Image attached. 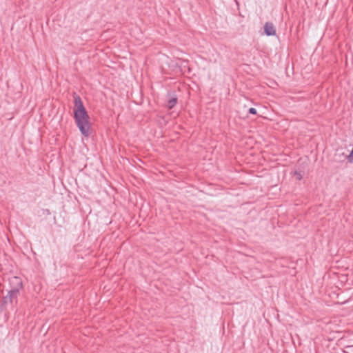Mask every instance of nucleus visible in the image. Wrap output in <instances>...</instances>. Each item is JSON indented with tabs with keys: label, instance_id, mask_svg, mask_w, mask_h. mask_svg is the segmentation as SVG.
<instances>
[{
	"label": "nucleus",
	"instance_id": "f257e3e1",
	"mask_svg": "<svg viewBox=\"0 0 353 353\" xmlns=\"http://www.w3.org/2000/svg\"><path fill=\"white\" fill-rule=\"evenodd\" d=\"M74 98V119L81 133L85 137H88L90 134L91 125L90 117L83 105L81 97L73 92Z\"/></svg>",
	"mask_w": 353,
	"mask_h": 353
},
{
	"label": "nucleus",
	"instance_id": "f03ea898",
	"mask_svg": "<svg viewBox=\"0 0 353 353\" xmlns=\"http://www.w3.org/2000/svg\"><path fill=\"white\" fill-rule=\"evenodd\" d=\"M10 289L8 294L3 297L2 305H6L8 303L13 304L17 303V298L19 295L20 290L23 288L22 280L20 277L12 276L9 279Z\"/></svg>",
	"mask_w": 353,
	"mask_h": 353
},
{
	"label": "nucleus",
	"instance_id": "7ed1b4c3",
	"mask_svg": "<svg viewBox=\"0 0 353 353\" xmlns=\"http://www.w3.org/2000/svg\"><path fill=\"white\" fill-rule=\"evenodd\" d=\"M264 32L267 36H274L276 34V28L272 22H266L265 23Z\"/></svg>",
	"mask_w": 353,
	"mask_h": 353
},
{
	"label": "nucleus",
	"instance_id": "20e7f679",
	"mask_svg": "<svg viewBox=\"0 0 353 353\" xmlns=\"http://www.w3.org/2000/svg\"><path fill=\"white\" fill-rule=\"evenodd\" d=\"M177 98L176 97H172L168 101L167 107L168 109H172L177 103Z\"/></svg>",
	"mask_w": 353,
	"mask_h": 353
},
{
	"label": "nucleus",
	"instance_id": "39448f33",
	"mask_svg": "<svg viewBox=\"0 0 353 353\" xmlns=\"http://www.w3.org/2000/svg\"><path fill=\"white\" fill-rule=\"evenodd\" d=\"M347 159L349 162H350V163L353 162V149L352 150L350 154L347 157Z\"/></svg>",
	"mask_w": 353,
	"mask_h": 353
},
{
	"label": "nucleus",
	"instance_id": "423d86ee",
	"mask_svg": "<svg viewBox=\"0 0 353 353\" xmlns=\"http://www.w3.org/2000/svg\"><path fill=\"white\" fill-rule=\"evenodd\" d=\"M248 112L252 114H256V113H257L256 110L254 108H250L248 110Z\"/></svg>",
	"mask_w": 353,
	"mask_h": 353
},
{
	"label": "nucleus",
	"instance_id": "0eeeda50",
	"mask_svg": "<svg viewBox=\"0 0 353 353\" xmlns=\"http://www.w3.org/2000/svg\"><path fill=\"white\" fill-rule=\"evenodd\" d=\"M294 175L296 176V179L299 180H301L303 178L302 174L300 172H298L296 171L295 172Z\"/></svg>",
	"mask_w": 353,
	"mask_h": 353
}]
</instances>
